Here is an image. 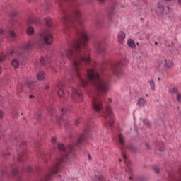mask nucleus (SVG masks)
<instances>
[{
	"mask_svg": "<svg viewBox=\"0 0 181 181\" xmlns=\"http://www.w3.org/2000/svg\"><path fill=\"white\" fill-rule=\"evenodd\" d=\"M18 170H14L13 171V174L15 175H18Z\"/></svg>",
	"mask_w": 181,
	"mask_h": 181,
	"instance_id": "40",
	"label": "nucleus"
},
{
	"mask_svg": "<svg viewBox=\"0 0 181 181\" xmlns=\"http://www.w3.org/2000/svg\"><path fill=\"white\" fill-rule=\"evenodd\" d=\"M25 160V153H21L20 155H18V160L20 162H22V160Z\"/></svg>",
	"mask_w": 181,
	"mask_h": 181,
	"instance_id": "29",
	"label": "nucleus"
},
{
	"mask_svg": "<svg viewBox=\"0 0 181 181\" xmlns=\"http://www.w3.org/2000/svg\"><path fill=\"white\" fill-rule=\"evenodd\" d=\"M119 141L121 145L120 149L122 151V156L123 158L124 163L127 166V168H126V172L131 173V169L129 168V161L127 160V156H125V153H124V151L125 149V138H124V136L121 134H119Z\"/></svg>",
	"mask_w": 181,
	"mask_h": 181,
	"instance_id": "6",
	"label": "nucleus"
},
{
	"mask_svg": "<svg viewBox=\"0 0 181 181\" xmlns=\"http://www.w3.org/2000/svg\"><path fill=\"white\" fill-rule=\"evenodd\" d=\"M31 23H35V25H40V21L39 19H31Z\"/></svg>",
	"mask_w": 181,
	"mask_h": 181,
	"instance_id": "28",
	"label": "nucleus"
},
{
	"mask_svg": "<svg viewBox=\"0 0 181 181\" xmlns=\"http://www.w3.org/2000/svg\"><path fill=\"white\" fill-rule=\"evenodd\" d=\"M57 90L59 97H60V98H63V97L65 95V93L64 90H63V83L62 82H59L57 84Z\"/></svg>",
	"mask_w": 181,
	"mask_h": 181,
	"instance_id": "12",
	"label": "nucleus"
},
{
	"mask_svg": "<svg viewBox=\"0 0 181 181\" xmlns=\"http://www.w3.org/2000/svg\"><path fill=\"white\" fill-rule=\"evenodd\" d=\"M158 8L160 10V11H159L160 13H162V12H163V11H164L165 6H163V4H159L158 6Z\"/></svg>",
	"mask_w": 181,
	"mask_h": 181,
	"instance_id": "27",
	"label": "nucleus"
},
{
	"mask_svg": "<svg viewBox=\"0 0 181 181\" xmlns=\"http://www.w3.org/2000/svg\"><path fill=\"white\" fill-rule=\"evenodd\" d=\"M24 86L30 88L33 86V82H25Z\"/></svg>",
	"mask_w": 181,
	"mask_h": 181,
	"instance_id": "30",
	"label": "nucleus"
},
{
	"mask_svg": "<svg viewBox=\"0 0 181 181\" xmlns=\"http://www.w3.org/2000/svg\"><path fill=\"white\" fill-rule=\"evenodd\" d=\"M30 98H33V95H30Z\"/></svg>",
	"mask_w": 181,
	"mask_h": 181,
	"instance_id": "53",
	"label": "nucleus"
},
{
	"mask_svg": "<svg viewBox=\"0 0 181 181\" xmlns=\"http://www.w3.org/2000/svg\"><path fill=\"white\" fill-rule=\"evenodd\" d=\"M155 45H156H156H158V42H155Z\"/></svg>",
	"mask_w": 181,
	"mask_h": 181,
	"instance_id": "54",
	"label": "nucleus"
},
{
	"mask_svg": "<svg viewBox=\"0 0 181 181\" xmlns=\"http://www.w3.org/2000/svg\"><path fill=\"white\" fill-rule=\"evenodd\" d=\"M158 80H160V78H158Z\"/></svg>",
	"mask_w": 181,
	"mask_h": 181,
	"instance_id": "60",
	"label": "nucleus"
},
{
	"mask_svg": "<svg viewBox=\"0 0 181 181\" xmlns=\"http://www.w3.org/2000/svg\"><path fill=\"white\" fill-rule=\"evenodd\" d=\"M1 73H2V68H1V66H0V74H1Z\"/></svg>",
	"mask_w": 181,
	"mask_h": 181,
	"instance_id": "50",
	"label": "nucleus"
},
{
	"mask_svg": "<svg viewBox=\"0 0 181 181\" xmlns=\"http://www.w3.org/2000/svg\"><path fill=\"white\" fill-rule=\"evenodd\" d=\"M89 129H90L89 128H87L85 129V133L83 134H81L79 136L78 141L76 143V145H81L83 144V142H84V141H86V138H87V134H88Z\"/></svg>",
	"mask_w": 181,
	"mask_h": 181,
	"instance_id": "11",
	"label": "nucleus"
},
{
	"mask_svg": "<svg viewBox=\"0 0 181 181\" xmlns=\"http://www.w3.org/2000/svg\"><path fill=\"white\" fill-rule=\"evenodd\" d=\"M40 62L41 64L45 65V64H47V63L50 62V59H49V58L47 57H41L40 58Z\"/></svg>",
	"mask_w": 181,
	"mask_h": 181,
	"instance_id": "18",
	"label": "nucleus"
},
{
	"mask_svg": "<svg viewBox=\"0 0 181 181\" xmlns=\"http://www.w3.org/2000/svg\"><path fill=\"white\" fill-rule=\"evenodd\" d=\"M62 23H64V32L67 35L71 28H76V35L68 37L67 48L62 47L59 54L63 58L66 57L72 62L76 76L83 88L88 86V81L81 77V72L84 69V64L90 63V54L87 48V42L90 39L87 35V30L81 20V13L78 9V4L74 2L69 11L61 8ZM77 25L79 27H77Z\"/></svg>",
	"mask_w": 181,
	"mask_h": 181,
	"instance_id": "1",
	"label": "nucleus"
},
{
	"mask_svg": "<svg viewBox=\"0 0 181 181\" xmlns=\"http://www.w3.org/2000/svg\"><path fill=\"white\" fill-rule=\"evenodd\" d=\"M45 90H49V85L45 84Z\"/></svg>",
	"mask_w": 181,
	"mask_h": 181,
	"instance_id": "43",
	"label": "nucleus"
},
{
	"mask_svg": "<svg viewBox=\"0 0 181 181\" xmlns=\"http://www.w3.org/2000/svg\"><path fill=\"white\" fill-rule=\"evenodd\" d=\"M4 118V111L0 110V119H2Z\"/></svg>",
	"mask_w": 181,
	"mask_h": 181,
	"instance_id": "36",
	"label": "nucleus"
},
{
	"mask_svg": "<svg viewBox=\"0 0 181 181\" xmlns=\"http://www.w3.org/2000/svg\"><path fill=\"white\" fill-rule=\"evenodd\" d=\"M45 77H46V74L43 71H40L37 74V80H45Z\"/></svg>",
	"mask_w": 181,
	"mask_h": 181,
	"instance_id": "19",
	"label": "nucleus"
},
{
	"mask_svg": "<svg viewBox=\"0 0 181 181\" xmlns=\"http://www.w3.org/2000/svg\"><path fill=\"white\" fill-rule=\"evenodd\" d=\"M45 25L48 26L49 28H51L52 26V18H45Z\"/></svg>",
	"mask_w": 181,
	"mask_h": 181,
	"instance_id": "25",
	"label": "nucleus"
},
{
	"mask_svg": "<svg viewBox=\"0 0 181 181\" xmlns=\"http://www.w3.org/2000/svg\"><path fill=\"white\" fill-rule=\"evenodd\" d=\"M159 150L160 151V152H163V151L165 150V148H159Z\"/></svg>",
	"mask_w": 181,
	"mask_h": 181,
	"instance_id": "47",
	"label": "nucleus"
},
{
	"mask_svg": "<svg viewBox=\"0 0 181 181\" xmlns=\"http://www.w3.org/2000/svg\"><path fill=\"white\" fill-rule=\"evenodd\" d=\"M119 162H121V159H119Z\"/></svg>",
	"mask_w": 181,
	"mask_h": 181,
	"instance_id": "61",
	"label": "nucleus"
},
{
	"mask_svg": "<svg viewBox=\"0 0 181 181\" xmlns=\"http://www.w3.org/2000/svg\"><path fill=\"white\" fill-rule=\"evenodd\" d=\"M148 83L150 86L151 90H153V91H155V81H153V79H150L148 80Z\"/></svg>",
	"mask_w": 181,
	"mask_h": 181,
	"instance_id": "21",
	"label": "nucleus"
},
{
	"mask_svg": "<svg viewBox=\"0 0 181 181\" xmlns=\"http://www.w3.org/2000/svg\"><path fill=\"white\" fill-rule=\"evenodd\" d=\"M56 137H54V136H53V137H52V139H51V142H52V144H56Z\"/></svg>",
	"mask_w": 181,
	"mask_h": 181,
	"instance_id": "35",
	"label": "nucleus"
},
{
	"mask_svg": "<svg viewBox=\"0 0 181 181\" xmlns=\"http://www.w3.org/2000/svg\"><path fill=\"white\" fill-rule=\"evenodd\" d=\"M57 5H59V8H62V4H63V0H55Z\"/></svg>",
	"mask_w": 181,
	"mask_h": 181,
	"instance_id": "33",
	"label": "nucleus"
},
{
	"mask_svg": "<svg viewBox=\"0 0 181 181\" xmlns=\"http://www.w3.org/2000/svg\"><path fill=\"white\" fill-rule=\"evenodd\" d=\"M178 1V4H180V5H181V0H177Z\"/></svg>",
	"mask_w": 181,
	"mask_h": 181,
	"instance_id": "49",
	"label": "nucleus"
},
{
	"mask_svg": "<svg viewBox=\"0 0 181 181\" xmlns=\"http://www.w3.org/2000/svg\"><path fill=\"white\" fill-rule=\"evenodd\" d=\"M169 93H171V94H177L179 93V89L176 87H173L169 89Z\"/></svg>",
	"mask_w": 181,
	"mask_h": 181,
	"instance_id": "24",
	"label": "nucleus"
},
{
	"mask_svg": "<svg viewBox=\"0 0 181 181\" xmlns=\"http://www.w3.org/2000/svg\"><path fill=\"white\" fill-rule=\"evenodd\" d=\"M95 25H96V26H98V27L101 26V20H100V19L96 20V21H95Z\"/></svg>",
	"mask_w": 181,
	"mask_h": 181,
	"instance_id": "34",
	"label": "nucleus"
},
{
	"mask_svg": "<svg viewBox=\"0 0 181 181\" xmlns=\"http://www.w3.org/2000/svg\"><path fill=\"white\" fill-rule=\"evenodd\" d=\"M99 4H104L105 2V0H97Z\"/></svg>",
	"mask_w": 181,
	"mask_h": 181,
	"instance_id": "39",
	"label": "nucleus"
},
{
	"mask_svg": "<svg viewBox=\"0 0 181 181\" xmlns=\"http://www.w3.org/2000/svg\"><path fill=\"white\" fill-rule=\"evenodd\" d=\"M109 103H111V99H109Z\"/></svg>",
	"mask_w": 181,
	"mask_h": 181,
	"instance_id": "57",
	"label": "nucleus"
},
{
	"mask_svg": "<svg viewBox=\"0 0 181 181\" xmlns=\"http://www.w3.org/2000/svg\"><path fill=\"white\" fill-rule=\"evenodd\" d=\"M127 45L129 47H132V49H135V47H136L135 42H134V40H132V39L128 40Z\"/></svg>",
	"mask_w": 181,
	"mask_h": 181,
	"instance_id": "22",
	"label": "nucleus"
},
{
	"mask_svg": "<svg viewBox=\"0 0 181 181\" xmlns=\"http://www.w3.org/2000/svg\"><path fill=\"white\" fill-rule=\"evenodd\" d=\"M145 95H146V97H149L148 94H146Z\"/></svg>",
	"mask_w": 181,
	"mask_h": 181,
	"instance_id": "52",
	"label": "nucleus"
},
{
	"mask_svg": "<svg viewBox=\"0 0 181 181\" xmlns=\"http://www.w3.org/2000/svg\"><path fill=\"white\" fill-rule=\"evenodd\" d=\"M57 148L60 152H62V155L57 158L54 165H53L52 168H49L48 173L41 181L50 180L53 175H56V173H59V172H60L62 164L64 163V162H66V160H67L68 159H70L74 156L73 152L71 151L74 148V145L73 144L69 145L68 148H66L64 144L62 143H58L57 145Z\"/></svg>",
	"mask_w": 181,
	"mask_h": 181,
	"instance_id": "4",
	"label": "nucleus"
},
{
	"mask_svg": "<svg viewBox=\"0 0 181 181\" xmlns=\"http://www.w3.org/2000/svg\"><path fill=\"white\" fill-rule=\"evenodd\" d=\"M165 1H166L167 2H169V1H170V0H165Z\"/></svg>",
	"mask_w": 181,
	"mask_h": 181,
	"instance_id": "55",
	"label": "nucleus"
},
{
	"mask_svg": "<svg viewBox=\"0 0 181 181\" xmlns=\"http://www.w3.org/2000/svg\"><path fill=\"white\" fill-rule=\"evenodd\" d=\"M88 159L89 160H91V157L90 156H88Z\"/></svg>",
	"mask_w": 181,
	"mask_h": 181,
	"instance_id": "51",
	"label": "nucleus"
},
{
	"mask_svg": "<svg viewBox=\"0 0 181 181\" xmlns=\"http://www.w3.org/2000/svg\"><path fill=\"white\" fill-rule=\"evenodd\" d=\"M27 172H32V167L28 166L27 167Z\"/></svg>",
	"mask_w": 181,
	"mask_h": 181,
	"instance_id": "38",
	"label": "nucleus"
},
{
	"mask_svg": "<svg viewBox=\"0 0 181 181\" xmlns=\"http://www.w3.org/2000/svg\"><path fill=\"white\" fill-rule=\"evenodd\" d=\"M72 95H76L77 97H79V98H81L83 93H81V89L80 86H77L76 88L73 89Z\"/></svg>",
	"mask_w": 181,
	"mask_h": 181,
	"instance_id": "14",
	"label": "nucleus"
},
{
	"mask_svg": "<svg viewBox=\"0 0 181 181\" xmlns=\"http://www.w3.org/2000/svg\"><path fill=\"white\" fill-rule=\"evenodd\" d=\"M102 115L108 125L111 127L114 124V112H112V109L110 106H107L105 112H103Z\"/></svg>",
	"mask_w": 181,
	"mask_h": 181,
	"instance_id": "7",
	"label": "nucleus"
},
{
	"mask_svg": "<svg viewBox=\"0 0 181 181\" xmlns=\"http://www.w3.org/2000/svg\"><path fill=\"white\" fill-rule=\"evenodd\" d=\"M136 45H137V46H139V43L137 42Z\"/></svg>",
	"mask_w": 181,
	"mask_h": 181,
	"instance_id": "56",
	"label": "nucleus"
},
{
	"mask_svg": "<svg viewBox=\"0 0 181 181\" xmlns=\"http://www.w3.org/2000/svg\"><path fill=\"white\" fill-rule=\"evenodd\" d=\"M144 123L145 124V125H149V120H148V119H144Z\"/></svg>",
	"mask_w": 181,
	"mask_h": 181,
	"instance_id": "37",
	"label": "nucleus"
},
{
	"mask_svg": "<svg viewBox=\"0 0 181 181\" xmlns=\"http://www.w3.org/2000/svg\"><path fill=\"white\" fill-rule=\"evenodd\" d=\"M45 11H50V9H52V3H50V1H45L44 5H43Z\"/></svg>",
	"mask_w": 181,
	"mask_h": 181,
	"instance_id": "20",
	"label": "nucleus"
},
{
	"mask_svg": "<svg viewBox=\"0 0 181 181\" xmlns=\"http://www.w3.org/2000/svg\"><path fill=\"white\" fill-rule=\"evenodd\" d=\"M18 15V11H15L14 13L11 14L13 16H16Z\"/></svg>",
	"mask_w": 181,
	"mask_h": 181,
	"instance_id": "42",
	"label": "nucleus"
},
{
	"mask_svg": "<svg viewBox=\"0 0 181 181\" xmlns=\"http://www.w3.org/2000/svg\"><path fill=\"white\" fill-rule=\"evenodd\" d=\"M125 64H127V59L125 58H122L119 62L111 66V70L116 77H121V76H122L121 66H125Z\"/></svg>",
	"mask_w": 181,
	"mask_h": 181,
	"instance_id": "5",
	"label": "nucleus"
},
{
	"mask_svg": "<svg viewBox=\"0 0 181 181\" xmlns=\"http://www.w3.org/2000/svg\"><path fill=\"white\" fill-rule=\"evenodd\" d=\"M146 104H147V102L145 100V98H139V99L137 100V105L139 107H145V105H146Z\"/></svg>",
	"mask_w": 181,
	"mask_h": 181,
	"instance_id": "17",
	"label": "nucleus"
},
{
	"mask_svg": "<svg viewBox=\"0 0 181 181\" xmlns=\"http://www.w3.org/2000/svg\"><path fill=\"white\" fill-rule=\"evenodd\" d=\"M52 73H57V71L56 69H54V68H53V69H52Z\"/></svg>",
	"mask_w": 181,
	"mask_h": 181,
	"instance_id": "45",
	"label": "nucleus"
},
{
	"mask_svg": "<svg viewBox=\"0 0 181 181\" xmlns=\"http://www.w3.org/2000/svg\"><path fill=\"white\" fill-rule=\"evenodd\" d=\"M146 148H147V149H149V144H146Z\"/></svg>",
	"mask_w": 181,
	"mask_h": 181,
	"instance_id": "46",
	"label": "nucleus"
},
{
	"mask_svg": "<svg viewBox=\"0 0 181 181\" xmlns=\"http://www.w3.org/2000/svg\"><path fill=\"white\" fill-rule=\"evenodd\" d=\"M130 179H132V177H130Z\"/></svg>",
	"mask_w": 181,
	"mask_h": 181,
	"instance_id": "62",
	"label": "nucleus"
},
{
	"mask_svg": "<svg viewBox=\"0 0 181 181\" xmlns=\"http://www.w3.org/2000/svg\"><path fill=\"white\" fill-rule=\"evenodd\" d=\"M117 40L120 44L124 43V40H125V33L123 31L119 32L117 35Z\"/></svg>",
	"mask_w": 181,
	"mask_h": 181,
	"instance_id": "16",
	"label": "nucleus"
},
{
	"mask_svg": "<svg viewBox=\"0 0 181 181\" xmlns=\"http://www.w3.org/2000/svg\"><path fill=\"white\" fill-rule=\"evenodd\" d=\"M176 100L178 103H181V93H178L177 95H176Z\"/></svg>",
	"mask_w": 181,
	"mask_h": 181,
	"instance_id": "31",
	"label": "nucleus"
},
{
	"mask_svg": "<svg viewBox=\"0 0 181 181\" xmlns=\"http://www.w3.org/2000/svg\"><path fill=\"white\" fill-rule=\"evenodd\" d=\"M88 80L92 82L93 88L88 93V95L92 100V108L96 112L103 110V98L100 94H105L110 90L111 78L107 75H99L98 72L93 69L87 70Z\"/></svg>",
	"mask_w": 181,
	"mask_h": 181,
	"instance_id": "2",
	"label": "nucleus"
},
{
	"mask_svg": "<svg viewBox=\"0 0 181 181\" xmlns=\"http://www.w3.org/2000/svg\"><path fill=\"white\" fill-rule=\"evenodd\" d=\"M78 124H80V121L76 120L75 121V125H78Z\"/></svg>",
	"mask_w": 181,
	"mask_h": 181,
	"instance_id": "44",
	"label": "nucleus"
},
{
	"mask_svg": "<svg viewBox=\"0 0 181 181\" xmlns=\"http://www.w3.org/2000/svg\"><path fill=\"white\" fill-rule=\"evenodd\" d=\"M167 8H168V9H169V6H168Z\"/></svg>",
	"mask_w": 181,
	"mask_h": 181,
	"instance_id": "59",
	"label": "nucleus"
},
{
	"mask_svg": "<svg viewBox=\"0 0 181 181\" xmlns=\"http://www.w3.org/2000/svg\"><path fill=\"white\" fill-rule=\"evenodd\" d=\"M153 170L156 173H159V168L156 165H154L153 167Z\"/></svg>",
	"mask_w": 181,
	"mask_h": 181,
	"instance_id": "32",
	"label": "nucleus"
},
{
	"mask_svg": "<svg viewBox=\"0 0 181 181\" xmlns=\"http://www.w3.org/2000/svg\"><path fill=\"white\" fill-rule=\"evenodd\" d=\"M6 33H8V37H10V39H11V40H13V39L16 37V34L13 30H8V32H6L3 29H0V35H6Z\"/></svg>",
	"mask_w": 181,
	"mask_h": 181,
	"instance_id": "10",
	"label": "nucleus"
},
{
	"mask_svg": "<svg viewBox=\"0 0 181 181\" xmlns=\"http://www.w3.org/2000/svg\"><path fill=\"white\" fill-rule=\"evenodd\" d=\"M52 42L53 35H52V31L49 29L42 30L38 33V38L25 44L22 47L19 48L16 51L8 49L6 54L4 53L0 54V62L5 60L6 57L16 56L15 59L11 61V66H13L14 69H18L21 64V62H22V59H23V54L21 53V51L28 52V50H30L32 47L42 49V47H45V43L46 45H52Z\"/></svg>",
	"mask_w": 181,
	"mask_h": 181,
	"instance_id": "3",
	"label": "nucleus"
},
{
	"mask_svg": "<svg viewBox=\"0 0 181 181\" xmlns=\"http://www.w3.org/2000/svg\"><path fill=\"white\" fill-rule=\"evenodd\" d=\"M174 66H175V63L172 59H168L165 58V62L164 64V67L165 69H173Z\"/></svg>",
	"mask_w": 181,
	"mask_h": 181,
	"instance_id": "15",
	"label": "nucleus"
},
{
	"mask_svg": "<svg viewBox=\"0 0 181 181\" xmlns=\"http://www.w3.org/2000/svg\"><path fill=\"white\" fill-rule=\"evenodd\" d=\"M168 181H181V165L180 166L178 171L175 175L172 174L168 175Z\"/></svg>",
	"mask_w": 181,
	"mask_h": 181,
	"instance_id": "9",
	"label": "nucleus"
},
{
	"mask_svg": "<svg viewBox=\"0 0 181 181\" xmlns=\"http://www.w3.org/2000/svg\"><path fill=\"white\" fill-rule=\"evenodd\" d=\"M26 32L28 36H31V35H33V33H35V29L33 28V27H28Z\"/></svg>",
	"mask_w": 181,
	"mask_h": 181,
	"instance_id": "23",
	"label": "nucleus"
},
{
	"mask_svg": "<svg viewBox=\"0 0 181 181\" xmlns=\"http://www.w3.org/2000/svg\"><path fill=\"white\" fill-rule=\"evenodd\" d=\"M108 18H109L110 21H111V22H112V21H114V19H115V18H116L115 13H114V12H112V11H110L109 13Z\"/></svg>",
	"mask_w": 181,
	"mask_h": 181,
	"instance_id": "26",
	"label": "nucleus"
},
{
	"mask_svg": "<svg viewBox=\"0 0 181 181\" xmlns=\"http://www.w3.org/2000/svg\"><path fill=\"white\" fill-rule=\"evenodd\" d=\"M165 57H161L159 58V59L156 62V68L157 69H163L165 67Z\"/></svg>",
	"mask_w": 181,
	"mask_h": 181,
	"instance_id": "13",
	"label": "nucleus"
},
{
	"mask_svg": "<svg viewBox=\"0 0 181 181\" xmlns=\"http://www.w3.org/2000/svg\"><path fill=\"white\" fill-rule=\"evenodd\" d=\"M128 148V149H130V151H134V149L135 148H134V147H132V146H129V147H127Z\"/></svg>",
	"mask_w": 181,
	"mask_h": 181,
	"instance_id": "41",
	"label": "nucleus"
},
{
	"mask_svg": "<svg viewBox=\"0 0 181 181\" xmlns=\"http://www.w3.org/2000/svg\"><path fill=\"white\" fill-rule=\"evenodd\" d=\"M94 47L99 54H104L105 53V45L104 41H97L94 45Z\"/></svg>",
	"mask_w": 181,
	"mask_h": 181,
	"instance_id": "8",
	"label": "nucleus"
},
{
	"mask_svg": "<svg viewBox=\"0 0 181 181\" xmlns=\"http://www.w3.org/2000/svg\"><path fill=\"white\" fill-rule=\"evenodd\" d=\"M62 111H64V109H62Z\"/></svg>",
	"mask_w": 181,
	"mask_h": 181,
	"instance_id": "58",
	"label": "nucleus"
},
{
	"mask_svg": "<svg viewBox=\"0 0 181 181\" xmlns=\"http://www.w3.org/2000/svg\"><path fill=\"white\" fill-rule=\"evenodd\" d=\"M35 118L39 119L40 118V115H38L37 117H36V115L35 116Z\"/></svg>",
	"mask_w": 181,
	"mask_h": 181,
	"instance_id": "48",
	"label": "nucleus"
}]
</instances>
